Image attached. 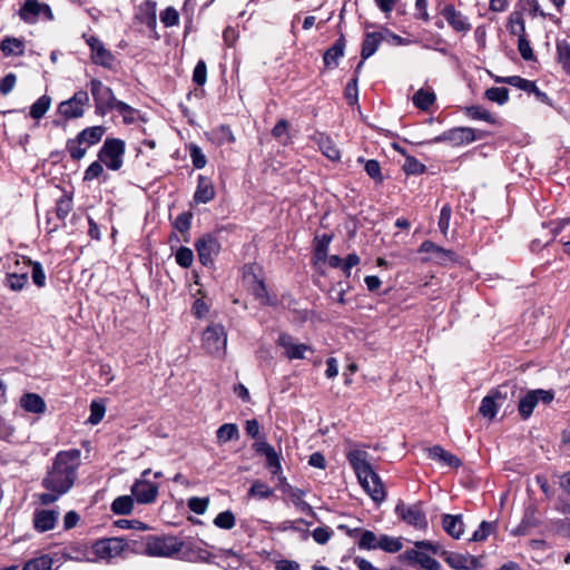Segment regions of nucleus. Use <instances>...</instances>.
<instances>
[{"label":"nucleus","instance_id":"nucleus-1","mask_svg":"<svg viewBox=\"0 0 570 570\" xmlns=\"http://www.w3.org/2000/svg\"><path fill=\"white\" fill-rule=\"evenodd\" d=\"M80 463L81 452L78 449L60 451L56 454L52 464L41 480V487L48 491L39 495L41 504H52L70 491L77 480Z\"/></svg>","mask_w":570,"mask_h":570},{"label":"nucleus","instance_id":"nucleus-2","mask_svg":"<svg viewBox=\"0 0 570 570\" xmlns=\"http://www.w3.org/2000/svg\"><path fill=\"white\" fill-rule=\"evenodd\" d=\"M346 459L355 472L362 488L375 502L385 499L384 485L376 472L368 463V453L364 450L354 449L347 452Z\"/></svg>","mask_w":570,"mask_h":570},{"label":"nucleus","instance_id":"nucleus-3","mask_svg":"<svg viewBox=\"0 0 570 570\" xmlns=\"http://www.w3.org/2000/svg\"><path fill=\"white\" fill-rule=\"evenodd\" d=\"M89 88L97 115L105 116L112 110H117L122 116L125 122L134 121L135 109L128 104L118 100L110 87L95 78L89 82Z\"/></svg>","mask_w":570,"mask_h":570},{"label":"nucleus","instance_id":"nucleus-4","mask_svg":"<svg viewBox=\"0 0 570 570\" xmlns=\"http://www.w3.org/2000/svg\"><path fill=\"white\" fill-rule=\"evenodd\" d=\"M106 132L104 126H92L85 128L77 134L75 138L68 139L66 149L72 160H80L85 157L87 148L98 144Z\"/></svg>","mask_w":570,"mask_h":570},{"label":"nucleus","instance_id":"nucleus-5","mask_svg":"<svg viewBox=\"0 0 570 570\" xmlns=\"http://www.w3.org/2000/svg\"><path fill=\"white\" fill-rule=\"evenodd\" d=\"M517 390L514 382H505L495 389H492L488 395H485L479 407V413L483 417L492 420L498 410L503 405V402L509 397V394L513 395Z\"/></svg>","mask_w":570,"mask_h":570},{"label":"nucleus","instance_id":"nucleus-6","mask_svg":"<svg viewBox=\"0 0 570 570\" xmlns=\"http://www.w3.org/2000/svg\"><path fill=\"white\" fill-rule=\"evenodd\" d=\"M185 542L174 535H147V556L170 558L180 552Z\"/></svg>","mask_w":570,"mask_h":570},{"label":"nucleus","instance_id":"nucleus-7","mask_svg":"<svg viewBox=\"0 0 570 570\" xmlns=\"http://www.w3.org/2000/svg\"><path fill=\"white\" fill-rule=\"evenodd\" d=\"M125 141L119 138H107L98 151V159L110 170H119L124 164Z\"/></svg>","mask_w":570,"mask_h":570},{"label":"nucleus","instance_id":"nucleus-8","mask_svg":"<svg viewBox=\"0 0 570 570\" xmlns=\"http://www.w3.org/2000/svg\"><path fill=\"white\" fill-rule=\"evenodd\" d=\"M92 557L95 562L106 561L111 562L116 558H125L122 538H104L98 539L92 543Z\"/></svg>","mask_w":570,"mask_h":570},{"label":"nucleus","instance_id":"nucleus-9","mask_svg":"<svg viewBox=\"0 0 570 570\" xmlns=\"http://www.w3.org/2000/svg\"><path fill=\"white\" fill-rule=\"evenodd\" d=\"M203 348L210 355H223L226 350L227 335L220 324H212L203 332Z\"/></svg>","mask_w":570,"mask_h":570},{"label":"nucleus","instance_id":"nucleus-10","mask_svg":"<svg viewBox=\"0 0 570 570\" xmlns=\"http://www.w3.org/2000/svg\"><path fill=\"white\" fill-rule=\"evenodd\" d=\"M481 135H476L475 129L470 127H454L443 131L441 135L435 136L429 142L440 144L448 142L453 147L471 144L478 139H481Z\"/></svg>","mask_w":570,"mask_h":570},{"label":"nucleus","instance_id":"nucleus-11","mask_svg":"<svg viewBox=\"0 0 570 570\" xmlns=\"http://www.w3.org/2000/svg\"><path fill=\"white\" fill-rule=\"evenodd\" d=\"M89 95L86 90L76 91L72 97L61 101L57 111L66 120L81 118L85 115L86 107L89 106Z\"/></svg>","mask_w":570,"mask_h":570},{"label":"nucleus","instance_id":"nucleus-12","mask_svg":"<svg viewBox=\"0 0 570 570\" xmlns=\"http://www.w3.org/2000/svg\"><path fill=\"white\" fill-rule=\"evenodd\" d=\"M395 514L399 519L415 529L425 530L428 528L426 514L423 511L421 502L407 505L403 501H399L395 507Z\"/></svg>","mask_w":570,"mask_h":570},{"label":"nucleus","instance_id":"nucleus-13","mask_svg":"<svg viewBox=\"0 0 570 570\" xmlns=\"http://www.w3.org/2000/svg\"><path fill=\"white\" fill-rule=\"evenodd\" d=\"M553 397L554 393L548 390L539 389L527 392L518 403L520 416L523 420H528L540 401L544 404H549L552 402Z\"/></svg>","mask_w":570,"mask_h":570},{"label":"nucleus","instance_id":"nucleus-14","mask_svg":"<svg viewBox=\"0 0 570 570\" xmlns=\"http://www.w3.org/2000/svg\"><path fill=\"white\" fill-rule=\"evenodd\" d=\"M19 17L29 24L36 23L41 17L47 21L53 20L50 6L39 0H24L19 9Z\"/></svg>","mask_w":570,"mask_h":570},{"label":"nucleus","instance_id":"nucleus-15","mask_svg":"<svg viewBox=\"0 0 570 570\" xmlns=\"http://www.w3.org/2000/svg\"><path fill=\"white\" fill-rule=\"evenodd\" d=\"M195 248L202 265L212 266L220 252V243L213 234H204L195 242Z\"/></svg>","mask_w":570,"mask_h":570},{"label":"nucleus","instance_id":"nucleus-16","mask_svg":"<svg viewBox=\"0 0 570 570\" xmlns=\"http://www.w3.org/2000/svg\"><path fill=\"white\" fill-rule=\"evenodd\" d=\"M87 45L90 47V59L92 63L106 69H112L116 58L96 36L83 35Z\"/></svg>","mask_w":570,"mask_h":570},{"label":"nucleus","instance_id":"nucleus-17","mask_svg":"<svg viewBox=\"0 0 570 570\" xmlns=\"http://www.w3.org/2000/svg\"><path fill=\"white\" fill-rule=\"evenodd\" d=\"M149 473V469L145 470L141 473L142 479L136 480L131 487V493L140 504L153 503L158 495V485L145 479Z\"/></svg>","mask_w":570,"mask_h":570},{"label":"nucleus","instance_id":"nucleus-18","mask_svg":"<svg viewBox=\"0 0 570 570\" xmlns=\"http://www.w3.org/2000/svg\"><path fill=\"white\" fill-rule=\"evenodd\" d=\"M399 560L401 562H406L410 564H419L421 568L425 570L441 569V564L438 560L432 558L425 550H421L417 548L409 549L400 553Z\"/></svg>","mask_w":570,"mask_h":570},{"label":"nucleus","instance_id":"nucleus-19","mask_svg":"<svg viewBox=\"0 0 570 570\" xmlns=\"http://www.w3.org/2000/svg\"><path fill=\"white\" fill-rule=\"evenodd\" d=\"M277 345L284 348V355L288 360H304L306 352H313V348L304 343H295L292 335L281 333L277 338Z\"/></svg>","mask_w":570,"mask_h":570},{"label":"nucleus","instance_id":"nucleus-20","mask_svg":"<svg viewBox=\"0 0 570 570\" xmlns=\"http://www.w3.org/2000/svg\"><path fill=\"white\" fill-rule=\"evenodd\" d=\"M441 557L455 570H476L480 567L479 559L471 554L442 551Z\"/></svg>","mask_w":570,"mask_h":570},{"label":"nucleus","instance_id":"nucleus-21","mask_svg":"<svg viewBox=\"0 0 570 570\" xmlns=\"http://www.w3.org/2000/svg\"><path fill=\"white\" fill-rule=\"evenodd\" d=\"M253 449L257 454L266 458V468L269 470L272 475H278L282 472V464L279 454L275 449L266 441H258L253 444Z\"/></svg>","mask_w":570,"mask_h":570},{"label":"nucleus","instance_id":"nucleus-22","mask_svg":"<svg viewBox=\"0 0 570 570\" xmlns=\"http://www.w3.org/2000/svg\"><path fill=\"white\" fill-rule=\"evenodd\" d=\"M92 544L88 546L81 542H73L67 546L61 552L65 560H72L77 562H95L92 557Z\"/></svg>","mask_w":570,"mask_h":570},{"label":"nucleus","instance_id":"nucleus-23","mask_svg":"<svg viewBox=\"0 0 570 570\" xmlns=\"http://www.w3.org/2000/svg\"><path fill=\"white\" fill-rule=\"evenodd\" d=\"M58 518L59 512L56 510H36L32 518L33 528L40 533L52 530Z\"/></svg>","mask_w":570,"mask_h":570},{"label":"nucleus","instance_id":"nucleus-24","mask_svg":"<svg viewBox=\"0 0 570 570\" xmlns=\"http://www.w3.org/2000/svg\"><path fill=\"white\" fill-rule=\"evenodd\" d=\"M442 16L448 23L458 32H466L471 29L468 18L458 11L453 4H448L442 10Z\"/></svg>","mask_w":570,"mask_h":570},{"label":"nucleus","instance_id":"nucleus-25","mask_svg":"<svg viewBox=\"0 0 570 570\" xmlns=\"http://www.w3.org/2000/svg\"><path fill=\"white\" fill-rule=\"evenodd\" d=\"M428 458L443 465L458 469L462 465V461L456 455L448 452L441 445H433L426 449Z\"/></svg>","mask_w":570,"mask_h":570},{"label":"nucleus","instance_id":"nucleus-26","mask_svg":"<svg viewBox=\"0 0 570 570\" xmlns=\"http://www.w3.org/2000/svg\"><path fill=\"white\" fill-rule=\"evenodd\" d=\"M346 40L343 33L335 40L334 45L330 47L324 56L323 61L325 68L334 69L338 66V59L344 56Z\"/></svg>","mask_w":570,"mask_h":570},{"label":"nucleus","instance_id":"nucleus-27","mask_svg":"<svg viewBox=\"0 0 570 570\" xmlns=\"http://www.w3.org/2000/svg\"><path fill=\"white\" fill-rule=\"evenodd\" d=\"M312 139L325 157L333 161L340 160L341 151L330 136L323 132H317L312 137Z\"/></svg>","mask_w":570,"mask_h":570},{"label":"nucleus","instance_id":"nucleus-28","mask_svg":"<svg viewBox=\"0 0 570 570\" xmlns=\"http://www.w3.org/2000/svg\"><path fill=\"white\" fill-rule=\"evenodd\" d=\"M540 524L537 517V508L529 505L524 510V514L515 529L512 530L513 535H525L529 531Z\"/></svg>","mask_w":570,"mask_h":570},{"label":"nucleus","instance_id":"nucleus-29","mask_svg":"<svg viewBox=\"0 0 570 570\" xmlns=\"http://www.w3.org/2000/svg\"><path fill=\"white\" fill-rule=\"evenodd\" d=\"M215 197V188L210 178L199 175L197 180L194 200L197 204H206Z\"/></svg>","mask_w":570,"mask_h":570},{"label":"nucleus","instance_id":"nucleus-30","mask_svg":"<svg viewBox=\"0 0 570 570\" xmlns=\"http://www.w3.org/2000/svg\"><path fill=\"white\" fill-rule=\"evenodd\" d=\"M442 528L453 539H460L464 533V523L462 520V514H443Z\"/></svg>","mask_w":570,"mask_h":570},{"label":"nucleus","instance_id":"nucleus-31","mask_svg":"<svg viewBox=\"0 0 570 570\" xmlns=\"http://www.w3.org/2000/svg\"><path fill=\"white\" fill-rule=\"evenodd\" d=\"M21 407L29 413L42 414L47 410L45 400L37 393H26L20 399Z\"/></svg>","mask_w":570,"mask_h":570},{"label":"nucleus","instance_id":"nucleus-32","mask_svg":"<svg viewBox=\"0 0 570 570\" xmlns=\"http://www.w3.org/2000/svg\"><path fill=\"white\" fill-rule=\"evenodd\" d=\"M122 544L125 558L129 554H147V535L122 538Z\"/></svg>","mask_w":570,"mask_h":570},{"label":"nucleus","instance_id":"nucleus-33","mask_svg":"<svg viewBox=\"0 0 570 570\" xmlns=\"http://www.w3.org/2000/svg\"><path fill=\"white\" fill-rule=\"evenodd\" d=\"M383 39L384 37L382 32L375 31L365 33L364 40L362 42L361 58L366 60L373 56L379 49Z\"/></svg>","mask_w":570,"mask_h":570},{"label":"nucleus","instance_id":"nucleus-34","mask_svg":"<svg viewBox=\"0 0 570 570\" xmlns=\"http://www.w3.org/2000/svg\"><path fill=\"white\" fill-rule=\"evenodd\" d=\"M3 284L12 292H20L28 284V272L7 273Z\"/></svg>","mask_w":570,"mask_h":570},{"label":"nucleus","instance_id":"nucleus-35","mask_svg":"<svg viewBox=\"0 0 570 570\" xmlns=\"http://www.w3.org/2000/svg\"><path fill=\"white\" fill-rule=\"evenodd\" d=\"M463 112L471 119L482 120L488 124H495V117L485 108L479 105L466 106L463 108Z\"/></svg>","mask_w":570,"mask_h":570},{"label":"nucleus","instance_id":"nucleus-36","mask_svg":"<svg viewBox=\"0 0 570 570\" xmlns=\"http://www.w3.org/2000/svg\"><path fill=\"white\" fill-rule=\"evenodd\" d=\"M333 239L330 234H323L316 236L314 239V258L320 262H324L327 258L328 246Z\"/></svg>","mask_w":570,"mask_h":570},{"label":"nucleus","instance_id":"nucleus-37","mask_svg":"<svg viewBox=\"0 0 570 570\" xmlns=\"http://www.w3.org/2000/svg\"><path fill=\"white\" fill-rule=\"evenodd\" d=\"M421 253H433L435 254L440 259L443 261H453L455 257V253L450 249H445L436 244H434L431 240H424L419 249Z\"/></svg>","mask_w":570,"mask_h":570},{"label":"nucleus","instance_id":"nucleus-38","mask_svg":"<svg viewBox=\"0 0 570 570\" xmlns=\"http://www.w3.org/2000/svg\"><path fill=\"white\" fill-rule=\"evenodd\" d=\"M51 101L50 96L42 95L30 106L29 116L35 120H40L49 110Z\"/></svg>","mask_w":570,"mask_h":570},{"label":"nucleus","instance_id":"nucleus-39","mask_svg":"<svg viewBox=\"0 0 570 570\" xmlns=\"http://www.w3.org/2000/svg\"><path fill=\"white\" fill-rule=\"evenodd\" d=\"M557 60L563 71L570 76V43L567 40H558L556 43Z\"/></svg>","mask_w":570,"mask_h":570},{"label":"nucleus","instance_id":"nucleus-40","mask_svg":"<svg viewBox=\"0 0 570 570\" xmlns=\"http://www.w3.org/2000/svg\"><path fill=\"white\" fill-rule=\"evenodd\" d=\"M55 557L50 554H41L30 559L24 563L22 570H52Z\"/></svg>","mask_w":570,"mask_h":570},{"label":"nucleus","instance_id":"nucleus-41","mask_svg":"<svg viewBox=\"0 0 570 570\" xmlns=\"http://www.w3.org/2000/svg\"><path fill=\"white\" fill-rule=\"evenodd\" d=\"M0 50L4 56H21L24 51V45L17 38L7 37L0 42Z\"/></svg>","mask_w":570,"mask_h":570},{"label":"nucleus","instance_id":"nucleus-42","mask_svg":"<svg viewBox=\"0 0 570 570\" xmlns=\"http://www.w3.org/2000/svg\"><path fill=\"white\" fill-rule=\"evenodd\" d=\"M507 28L511 35L525 36V23L521 11H513L510 13Z\"/></svg>","mask_w":570,"mask_h":570},{"label":"nucleus","instance_id":"nucleus-43","mask_svg":"<svg viewBox=\"0 0 570 570\" xmlns=\"http://www.w3.org/2000/svg\"><path fill=\"white\" fill-rule=\"evenodd\" d=\"M289 122L286 119H279L272 129V135L283 146H287L292 142V137L288 132Z\"/></svg>","mask_w":570,"mask_h":570},{"label":"nucleus","instance_id":"nucleus-44","mask_svg":"<svg viewBox=\"0 0 570 570\" xmlns=\"http://www.w3.org/2000/svg\"><path fill=\"white\" fill-rule=\"evenodd\" d=\"M435 101V95L432 91L419 89L413 96V104L416 108L426 111Z\"/></svg>","mask_w":570,"mask_h":570},{"label":"nucleus","instance_id":"nucleus-45","mask_svg":"<svg viewBox=\"0 0 570 570\" xmlns=\"http://www.w3.org/2000/svg\"><path fill=\"white\" fill-rule=\"evenodd\" d=\"M134 509V500L130 495L116 498L111 503V511L118 515L130 514Z\"/></svg>","mask_w":570,"mask_h":570},{"label":"nucleus","instance_id":"nucleus-46","mask_svg":"<svg viewBox=\"0 0 570 570\" xmlns=\"http://www.w3.org/2000/svg\"><path fill=\"white\" fill-rule=\"evenodd\" d=\"M23 263L31 267V278L33 284L39 288L45 287L46 274L41 263L37 261H31L30 258H24Z\"/></svg>","mask_w":570,"mask_h":570},{"label":"nucleus","instance_id":"nucleus-47","mask_svg":"<svg viewBox=\"0 0 570 570\" xmlns=\"http://www.w3.org/2000/svg\"><path fill=\"white\" fill-rule=\"evenodd\" d=\"M216 436L219 443H226L237 440L239 438V430L234 423H225L218 428Z\"/></svg>","mask_w":570,"mask_h":570},{"label":"nucleus","instance_id":"nucleus-48","mask_svg":"<svg viewBox=\"0 0 570 570\" xmlns=\"http://www.w3.org/2000/svg\"><path fill=\"white\" fill-rule=\"evenodd\" d=\"M358 163H364L365 173L377 184H382L384 177L382 175L381 165L376 159L365 160L363 157H358Z\"/></svg>","mask_w":570,"mask_h":570},{"label":"nucleus","instance_id":"nucleus-49","mask_svg":"<svg viewBox=\"0 0 570 570\" xmlns=\"http://www.w3.org/2000/svg\"><path fill=\"white\" fill-rule=\"evenodd\" d=\"M140 20L146 23L149 28L156 27V2L146 0L140 6Z\"/></svg>","mask_w":570,"mask_h":570},{"label":"nucleus","instance_id":"nucleus-50","mask_svg":"<svg viewBox=\"0 0 570 570\" xmlns=\"http://www.w3.org/2000/svg\"><path fill=\"white\" fill-rule=\"evenodd\" d=\"M72 210V196L63 194L57 202L55 213L58 219L63 222Z\"/></svg>","mask_w":570,"mask_h":570},{"label":"nucleus","instance_id":"nucleus-51","mask_svg":"<svg viewBox=\"0 0 570 570\" xmlns=\"http://www.w3.org/2000/svg\"><path fill=\"white\" fill-rule=\"evenodd\" d=\"M184 548H186L190 559L195 561L210 562L214 557L206 548L197 543L185 544Z\"/></svg>","mask_w":570,"mask_h":570},{"label":"nucleus","instance_id":"nucleus-52","mask_svg":"<svg viewBox=\"0 0 570 570\" xmlns=\"http://www.w3.org/2000/svg\"><path fill=\"white\" fill-rule=\"evenodd\" d=\"M403 544L400 538L382 534L379 537L377 548L385 552L395 553L402 549Z\"/></svg>","mask_w":570,"mask_h":570},{"label":"nucleus","instance_id":"nucleus-53","mask_svg":"<svg viewBox=\"0 0 570 570\" xmlns=\"http://www.w3.org/2000/svg\"><path fill=\"white\" fill-rule=\"evenodd\" d=\"M484 97L502 106L509 100V89L505 87H491L485 90Z\"/></svg>","mask_w":570,"mask_h":570},{"label":"nucleus","instance_id":"nucleus-54","mask_svg":"<svg viewBox=\"0 0 570 570\" xmlns=\"http://www.w3.org/2000/svg\"><path fill=\"white\" fill-rule=\"evenodd\" d=\"M379 538L371 530H364L357 540V547L362 550L377 549Z\"/></svg>","mask_w":570,"mask_h":570},{"label":"nucleus","instance_id":"nucleus-55","mask_svg":"<svg viewBox=\"0 0 570 570\" xmlns=\"http://www.w3.org/2000/svg\"><path fill=\"white\" fill-rule=\"evenodd\" d=\"M402 168L406 175H422L426 171V166L411 155H405Z\"/></svg>","mask_w":570,"mask_h":570},{"label":"nucleus","instance_id":"nucleus-56","mask_svg":"<svg viewBox=\"0 0 570 570\" xmlns=\"http://www.w3.org/2000/svg\"><path fill=\"white\" fill-rule=\"evenodd\" d=\"M273 494V489L269 488L265 482L261 480H256L253 482L252 487L248 490V495L255 497L258 499H267Z\"/></svg>","mask_w":570,"mask_h":570},{"label":"nucleus","instance_id":"nucleus-57","mask_svg":"<svg viewBox=\"0 0 570 570\" xmlns=\"http://www.w3.org/2000/svg\"><path fill=\"white\" fill-rule=\"evenodd\" d=\"M214 524L217 528L224 529V530H230L236 524V519L234 513L230 510L223 511L216 515L214 519Z\"/></svg>","mask_w":570,"mask_h":570},{"label":"nucleus","instance_id":"nucleus-58","mask_svg":"<svg viewBox=\"0 0 570 570\" xmlns=\"http://www.w3.org/2000/svg\"><path fill=\"white\" fill-rule=\"evenodd\" d=\"M504 81H507V85L515 87V88H518L522 91H525L528 94H531V91L535 89L534 81L524 79L520 76H510L507 79H504Z\"/></svg>","mask_w":570,"mask_h":570},{"label":"nucleus","instance_id":"nucleus-59","mask_svg":"<svg viewBox=\"0 0 570 570\" xmlns=\"http://www.w3.org/2000/svg\"><path fill=\"white\" fill-rule=\"evenodd\" d=\"M175 259L180 267L188 268L193 265L194 253L189 247L180 246L175 254Z\"/></svg>","mask_w":570,"mask_h":570},{"label":"nucleus","instance_id":"nucleus-60","mask_svg":"<svg viewBox=\"0 0 570 570\" xmlns=\"http://www.w3.org/2000/svg\"><path fill=\"white\" fill-rule=\"evenodd\" d=\"M252 293L255 296V298L259 299L262 304L265 305H273V302L271 301V297L268 295L267 287L262 279H256L252 287Z\"/></svg>","mask_w":570,"mask_h":570},{"label":"nucleus","instance_id":"nucleus-61","mask_svg":"<svg viewBox=\"0 0 570 570\" xmlns=\"http://www.w3.org/2000/svg\"><path fill=\"white\" fill-rule=\"evenodd\" d=\"M495 529L493 522L482 521L479 528L474 531L471 540L472 541H484Z\"/></svg>","mask_w":570,"mask_h":570},{"label":"nucleus","instance_id":"nucleus-62","mask_svg":"<svg viewBox=\"0 0 570 570\" xmlns=\"http://www.w3.org/2000/svg\"><path fill=\"white\" fill-rule=\"evenodd\" d=\"M189 155L195 168L202 169L206 166L207 159L199 146L191 144L189 146Z\"/></svg>","mask_w":570,"mask_h":570},{"label":"nucleus","instance_id":"nucleus-63","mask_svg":"<svg viewBox=\"0 0 570 570\" xmlns=\"http://www.w3.org/2000/svg\"><path fill=\"white\" fill-rule=\"evenodd\" d=\"M358 80L352 78L345 89H344V97L350 106H354L358 101V87H357Z\"/></svg>","mask_w":570,"mask_h":570},{"label":"nucleus","instance_id":"nucleus-64","mask_svg":"<svg viewBox=\"0 0 570 570\" xmlns=\"http://www.w3.org/2000/svg\"><path fill=\"white\" fill-rule=\"evenodd\" d=\"M106 407L102 403L98 401H92L90 403V415L88 417V422L92 425L98 424L105 415Z\"/></svg>","mask_w":570,"mask_h":570}]
</instances>
